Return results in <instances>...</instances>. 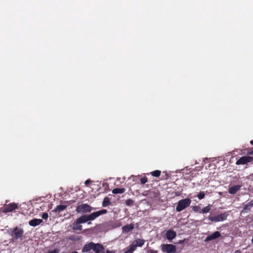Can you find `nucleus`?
<instances>
[{"instance_id":"nucleus-38","label":"nucleus","mask_w":253,"mask_h":253,"mask_svg":"<svg viewBox=\"0 0 253 253\" xmlns=\"http://www.w3.org/2000/svg\"><path fill=\"white\" fill-rule=\"evenodd\" d=\"M70 202H71L72 203H73L75 202V200H71V201H70Z\"/></svg>"},{"instance_id":"nucleus-26","label":"nucleus","mask_w":253,"mask_h":253,"mask_svg":"<svg viewBox=\"0 0 253 253\" xmlns=\"http://www.w3.org/2000/svg\"><path fill=\"white\" fill-rule=\"evenodd\" d=\"M193 210L194 211L196 212H199L200 213V211H201V208L199 206H194L193 207Z\"/></svg>"},{"instance_id":"nucleus-1","label":"nucleus","mask_w":253,"mask_h":253,"mask_svg":"<svg viewBox=\"0 0 253 253\" xmlns=\"http://www.w3.org/2000/svg\"><path fill=\"white\" fill-rule=\"evenodd\" d=\"M9 234L12 237L13 241H17L18 240H22L24 235V230L21 228L15 227L11 229Z\"/></svg>"},{"instance_id":"nucleus-18","label":"nucleus","mask_w":253,"mask_h":253,"mask_svg":"<svg viewBox=\"0 0 253 253\" xmlns=\"http://www.w3.org/2000/svg\"><path fill=\"white\" fill-rule=\"evenodd\" d=\"M67 207V205H58L55 208V209L54 210H53L52 211H54V212H57V213H60L62 211L65 210L66 209Z\"/></svg>"},{"instance_id":"nucleus-6","label":"nucleus","mask_w":253,"mask_h":253,"mask_svg":"<svg viewBox=\"0 0 253 253\" xmlns=\"http://www.w3.org/2000/svg\"><path fill=\"white\" fill-rule=\"evenodd\" d=\"M107 212V210H101L96 212H92L89 214H87L88 218L89 221L94 220L95 218L99 216L100 215L104 214H106Z\"/></svg>"},{"instance_id":"nucleus-4","label":"nucleus","mask_w":253,"mask_h":253,"mask_svg":"<svg viewBox=\"0 0 253 253\" xmlns=\"http://www.w3.org/2000/svg\"><path fill=\"white\" fill-rule=\"evenodd\" d=\"M228 214L226 212H223L215 216H209L208 219L214 222L223 221L226 219Z\"/></svg>"},{"instance_id":"nucleus-3","label":"nucleus","mask_w":253,"mask_h":253,"mask_svg":"<svg viewBox=\"0 0 253 253\" xmlns=\"http://www.w3.org/2000/svg\"><path fill=\"white\" fill-rule=\"evenodd\" d=\"M93 208L87 204H83L76 207L78 213H85L91 212Z\"/></svg>"},{"instance_id":"nucleus-10","label":"nucleus","mask_w":253,"mask_h":253,"mask_svg":"<svg viewBox=\"0 0 253 253\" xmlns=\"http://www.w3.org/2000/svg\"><path fill=\"white\" fill-rule=\"evenodd\" d=\"M93 251L95 253H105V249L103 246L99 243H95V245L93 246Z\"/></svg>"},{"instance_id":"nucleus-41","label":"nucleus","mask_w":253,"mask_h":253,"mask_svg":"<svg viewBox=\"0 0 253 253\" xmlns=\"http://www.w3.org/2000/svg\"><path fill=\"white\" fill-rule=\"evenodd\" d=\"M63 202L65 203H68L69 202V201H64Z\"/></svg>"},{"instance_id":"nucleus-13","label":"nucleus","mask_w":253,"mask_h":253,"mask_svg":"<svg viewBox=\"0 0 253 253\" xmlns=\"http://www.w3.org/2000/svg\"><path fill=\"white\" fill-rule=\"evenodd\" d=\"M42 221L41 219L34 218L29 221V224L31 226L35 227L40 225Z\"/></svg>"},{"instance_id":"nucleus-14","label":"nucleus","mask_w":253,"mask_h":253,"mask_svg":"<svg viewBox=\"0 0 253 253\" xmlns=\"http://www.w3.org/2000/svg\"><path fill=\"white\" fill-rule=\"evenodd\" d=\"M78 221V223H84L87 221H89L87 214H84L76 219Z\"/></svg>"},{"instance_id":"nucleus-40","label":"nucleus","mask_w":253,"mask_h":253,"mask_svg":"<svg viewBox=\"0 0 253 253\" xmlns=\"http://www.w3.org/2000/svg\"><path fill=\"white\" fill-rule=\"evenodd\" d=\"M71 253H78L77 252H76V251H75V252H72Z\"/></svg>"},{"instance_id":"nucleus-19","label":"nucleus","mask_w":253,"mask_h":253,"mask_svg":"<svg viewBox=\"0 0 253 253\" xmlns=\"http://www.w3.org/2000/svg\"><path fill=\"white\" fill-rule=\"evenodd\" d=\"M72 229L74 231H81L82 230V226L81 225V223H78V221L76 220L73 224Z\"/></svg>"},{"instance_id":"nucleus-31","label":"nucleus","mask_w":253,"mask_h":253,"mask_svg":"<svg viewBox=\"0 0 253 253\" xmlns=\"http://www.w3.org/2000/svg\"><path fill=\"white\" fill-rule=\"evenodd\" d=\"M133 201L131 199H128L126 201V204L127 206H129L132 204Z\"/></svg>"},{"instance_id":"nucleus-33","label":"nucleus","mask_w":253,"mask_h":253,"mask_svg":"<svg viewBox=\"0 0 253 253\" xmlns=\"http://www.w3.org/2000/svg\"><path fill=\"white\" fill-rule=\"evenodd\" d=\"M106 253H116V251L115 250L110 251L109 250H107Z\"/></svg>"},{"instance_id":"nucleus-20","label":"nucleus","mask_w":253,"mask_h":253,"mask_svg":"<svg viewBox=\"0 0 253 253\" xmlns=\"http://www.w3.org/2000/svg\"><path fill=\"white\" fill-rule=\"evenodd\" d=\"M126 189L125 188H116L112 190V193L114 194H122L125 193Z\"/></svg>"},{"instance_id":"nucleus-11","label":"nucleus","mask_w":253,"mask_h":253,"mask_svg":"<svg viewBox=\"0 0 253 253\" xmlns=\"http://www.w3.org/2000/svg\"><path fill=\"white\" fill-rule=\"evenodd\" d=\"M176 236V233L173 230L169 229L167 231L166 237L169 240H172Z\"/></svg>"},{"instance_id":"nucleus-24","label":"nucleus","mask_w":253,"mask_h":253,"mask_svg":"<svg viewBox=\"0 0 253 253\" xmlns=\"http://www.w3.org/2000/svg\"><path fill=\"white\" fill-rule=\"evenodd\" d=\"M161 173V171L159 170H156L151 172V174L154 177H159Z\"/></svg>"},{"instance_id":"nucleus-15","label":"nucleus","mask_w":253,"mask_h":253,"mask_svg":"<svg viewBox=\"0 0 253 253\" xmlns=\"http://www.w3.org/2000/svg\"><path fill=\"white\" fill-rule=\"evenodd\" d=\"M134 229V225L132 224H126L122 227L123 232L125 233L129 232Z\"/></svg>"},{"instance_id":"nucleus-9","label":"nucleus","mask_w":253,"mask_h":253,"mask_svg":"<svg viewBox=\"0 0 253 253\" xmlns=\"http://www.w3.org/2000/svg\"><path fill=\"white\" fill-rule=\"evenodd\" d=\"M221 234L219 231H215L211 234L208 236L205 239V242H207L219 238Z\"/></svg>"},{"instance_id":"nucleus-28","label":"nucleus","mask_w":253,"mask_h":253,"mask_svg":"<svg viewBox=\"0 0 253 253\" xmlns=\"http://www.w3.org/2000/svg\"><path fill=\"white\" fill-rule=\"evenodd\" d=\"M60 250L59 249H55L54 250L49 251L47 253H59Z\"/></svg>"},{"instance_id":"nucleus-7","label":"nucleus","mask_w":253,"mask_h":253,"mask_svg":"<svg viewBox=\"0 0 253 253\" xmlns=\"http://www.w3.org/2000/svg\"><path fill=\"white\" fill-rule=\"evenodd\" d=\"M18 207L17 204L15 203H10L1 209L2 212L3 213H7L11 212L14 210L18 209Z\"/></svg>"},{"instance_id":"nucleus-42","label":"nucleus","mask_w":253,"mask_h":253,"mask_svg":"<svg viewBox=\"0 0 253 253\" xmlns=\"http://www.w3.org/2000/svg\"><path fill=\"white\" fill-rule=\"evenodd\" d=\"M87 224H91V222H88V223H87Z\"/></svg>"},{"instance_id":"nucleus-8","label":"nucleus","mask_w":253,"mask_h":253,"mask_svg":"<svg viewBox=\"0 0 253 253\" xmlns=\"http://www.w3.org/2000/svg\"><path fill=\"white\" fill-rule=\"evenodd\" d=\"M253 160V158L252 157L249 156H243L240 158L239 160H238L236 161V164L237 165H245L248 163L252 162Z\"/></svg>"},{"instance_id":"nucleus-29","label":"nucleus","mask_w":253,"mask_h":253,"mask_svg":"<svg viewBox=\"0 0 253 253\" xmlns=\"http://www.w3.org/2000/svg\"><path fill=\"white\" fill-rule=\"evenodd\" d=\"M252 206V204H250V203H249L248 204H246L244 207V210H249L250 207Z\"/></svg>"},{"instance_id":"nucleus-2","label":"nucleus","mask_w":253,"mask_h":253,"mask_svg":"<svg viewBox=\"0 0 253 253\" xmlns=\"http://www.w3.org/2000/svg\"><path fill=\"white\" fill-rule=\"evenodd\" d=\"M191 203V200L189 198H185L180 200L178 201L177 205L176 207V211L177 212H180L187 207H188Z\"/></svg>"},{"instance_id":"nucleus-5","label":"nucleus","mask_w":253,"mask_h":253,"mask_svg":"<svg viewBox=\"0 0 253 253\" xmlns=\"http://www.w3.org/2000/svg\"><path fill=\"white\" fill-rule=\"evenodd\" d=\"M162 250L167 253H175L176 246L172 244H164L162 245Z\"/></svg>"},{"instance_id":"nucleus-27","label":"nucleus","mask_w":253,"mask_h":253,"mask_svg":"<svg viewBox=\"0 0 253 253\" xmlns=\"http://www.w3.org/2000/svg\"><path fill=\"white\" fill-rule=\"evenodd\" d=\"M140 182L141 184H144L147 182V178L146 177H142L140 179Z\"/></svg>"},{"instance_id":"nucleus-39","label":"nucleus","mask_w":253,"mask_h":253,"mask_svg":"<svg viewBox=\"0 0 253 253\" xmlns=\"http://www.w3.org/2000/svg\"><path fill=\"white\" fill-rule=\"evenodd\" d=\"M252 243L253 244V238H252Z\"/></svg>"},{"instance_id":"nucleus-32","label":"nucleus","mask_w":253,"mask_h":253,"mask_svg":"<svg viewBox=\"0 0 253 253\" xmlns=\"http://www.w3.org/2000/svg\"><path fill=\"white\" fill-rule=\"evenodd\" d=\"M247 154L253 155V147L251 148V149L248 150Z\"/></svg>"},{"instance_id":"nucleus-36","label":"nucleus","mask_w":253,"mask_h":253,"mask_svg":"<svg viewBox=\"0 0 253 253\" xmlns=\"http://www.w3.org/2000/svg\"><path fill=\"white\" fill-rule=\"evenodd\" d=\"M184 242V240H180L179 241V244H182Z\"/></svg>"},{"instance_id":"nucleus-34","label":"nucleus","mask_w":253,"mask_h":253,"mask_svg":"<svg viewBox=\"0 0 253 253\" xmlns=\"http://www.w3.org/2000/svg\"><path fill=\"white\" fill-rule=\"evenodd\" d=\"M90 182H91V180L90 179H87V180H85L84 184L85 185L87 186Z\"/></svg>"},{"instance_id":"nucleus-30","label":"nucleus","mask_w":253,"mask_h":253,"mask_svg":"<svg viewBox=\"0 0 253 253\" xmlns=\"http://www.w3.org/2000/svg\"><path fill=\"white\" fill-rule=\"evenodd\" d=\"M42 217L44 220H47L48 217V215L46 212H44L42 213Z\"/></svg>"},{"instance_id":"nucleus-17","label":"nucleus","mask_w":253,"mask_h":253,"mask_svg":"<svg viewBox=\"0 0 253 253\" xmlns=\"http://www.w3.org/2000/svg\"><path fill=\"white\" fill-rule=\"evenodd\" d=\"M145 241L141 239H137L133 243L134 246L136 248L137 247H141L145 243Z\"/></svg>"},{"instance_id":"nucleus-12","label":"nucleus","mask_w":253,"mask_h":253,"mask_svg":"<svg viewBox=\"0 0 253 253\" xmlns=\"http://www.w3.org/2000/svg\"><path fill=\"white\" fill-rule=\"evenodd\" d=\"M94 245L95 243L93 242H90L89 243L85 244L82 249V252L85 253L91 250H93V246Z\"/></svg>"},{"instance_id":"nucleus-25","label":"nucleus","mask_w":253,"mask_h":253,"mask_svg":"<svg viewBox=\"0 0 253 253\" xmlns=\"http://www.w3.org/2000/svg\"><path fill=\"white\" fill-rule=\"evenodd\" d=\"M205 194L204 192H200L197 195V197L199 198V199L202 200L205 197Z\"/></svg>"},{"instance_id":"nucleus-21","label":"nucleus","mask_w":253,"mask_h":253,"mask_svg":"<svg viewBox=\"0 0 253 253\" xmlns=\"http://www.w3.org/2000/svg\"><path fill=\"white\" fill-rule=\"evenodd\" d=\"M111 204L110 199L108 197H105L102 202V206L103 207H107Z\"/></svg>"},{"instance_id":"nucleus-35","label":"nucleus","mask_w":253,"mask_h":253,"mask_svg":"<svg viewBox=\"0 0 253 253\" xmlns=\"http://www.w3.org/2000/svg\"><path fill=\"white\" fill-rule=\"evenodd\" d=\"M148 253H158L157 251L150 250L148 251Z\"/></svg>"},{"instance_id":"nucleus-22","label":"nucleus","mask_w":253,"mask_h":253,"mask_svg":"<svg viewBox=\"0 0 253 253\" xmlns=\"http://www.w3.org/2000/svg\"><path fill=\"white\" fill-rule=\"evenodd\" d=\"M211 207L212 206L211 205H209L205 207L201 211H200V213H207L211 211Z\"/></svg>"},{"instance_id":"nucleus-16","label":"nucleus","mask_w":253,"mask_h":253,"mask_svg":"<svg viewBox=\"0 0 253 253\" xmlns=\"http://www.w3.org/2000/svg\"><path fill=\"white\" fill-rule=\"evenodd\" d=\"M241 186L239 185H234L229 189V193L230 194H234L240 190Z\"/></svg>"},{"instance_id":"nucleus-37","label":"nucleus","mask_w":253,"mask_h":253,"mask_svg":"<svg viewBox=\"0 0 253 253\" xmlns=\"http://www.w3.org/2000/svg\"><path fill=\"white\" fill-rule=\"evenodd\" d=\"M250 143L251 144L253 145V140L250 141Z\"/></svg>"},{"instance_id":"nucleus-23","label":"nucleus","mask_w":253,"mask_h":253,"mask_svg":"<svg viewBox=\"0 0 253 253\" xmlns=\"http://www.w3.org/2000/svg\"><path fill=\"white\" fill-rule=\"evenodd\" d=\"M136 249V247L134 246V243L129 246V248L125 251V253H132Z\"/></svg>"}]
</instances>
